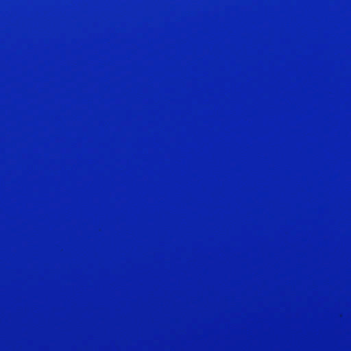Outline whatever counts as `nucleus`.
Returning <instances> with one entry per match:
<instances>
[{
  "label": "nucleus",
  "instance_id": "f257e3e1",
  "mask_svg": "<svg viewBox=\"0 0 351 351\" xmlns=\"http://www.w3.org/2000/svg\"><path fill=\"white\" fill-rule=\"evenodd\" d=\"M95 313H228V308H89V351L90 318Z\"/></svg>",
  "mask_w": 351,
  "mask_h": 351
},
{
  "label": "nucleus",
  "instance_id": "f03ea898",
  "mask_svg": "<svg viewBox=\"0 0 351 351\" xmlns=\"http://www.w3.org/2000/svg\"><path fill=\"white\" fill-rule=\"evenodd\" d=\"M89 307H228V304H95L90 295V169H89Z\"/></svg>",
  "mask_w": 351,
  "mask_h": 351
}]
</instances>
